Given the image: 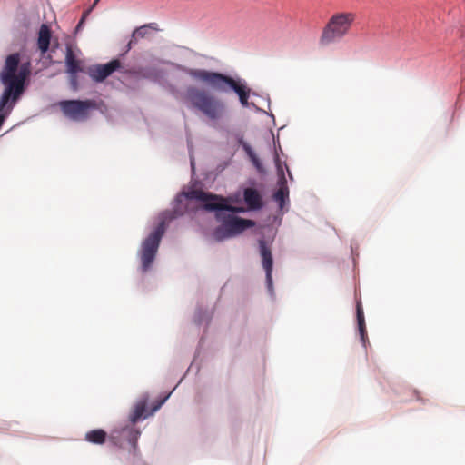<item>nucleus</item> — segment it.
Instances as JSON below:
<instances>
[{"instance_id":"ddd939ff","label":"nucleus","mask_w":465,"mask_h":465,"mask_svg":"<svg viewBox=\"0 0 465 465\" xmlns=\"http://www.w3.org/2000/svg\"><path fill=\"white\" fill-rule=\"evenodd\" d=\"M51 37L52 32L49 25L42 24L37 36V47L42 54H45L49 50Z\"/></svg>"},{"instance_id":"6e6552de","label":"nucleus","mask_w":465,"mask_h":465,"mask_svg":"<svg viewBox=\"0 0 465 465\" xmlns=\"http://www.w3.org/2000/svg\"><path fill=\"white\" fill-rule=\"evenodd\" d=\"M254 225L255 223L252 220L232 217L226 220L221 227L216 229L215 236L218 240L232 237Z\"/></svg>"},{"instance_id":"9b49d317","label":"nucleus","mask_w":465,"mask_h":465,"mask_svg":"<svg viewBox=\"0 0 465 465\" xmlns=\"http://www.w3.org/2000/svg\"><path fill=\"white\" fill-rule=\"evenodd\" d=\"M260 254L262 256V267L266 273V283L269 290L272 289V265L273 260L272 251L264 240L259 241Z\"/></svg>"},{"instance_id":"dca6fc26","label":"nucleus","mask_w":465,"mask_h":465,"mask_svg":"<svg viewBox=\"0 0 465 465\" xmlns=\"http://www.w3.org/2000/svg\"><path fill=\"white\" fill-rule=\"evenodd\" d=\"M150 28L151 26L149 25H144L135 28L132 34L130 41L127 44V50L129 51L134 45H135L139 39L147 37Z\"/></svg>"},{"instance_id":"6ab92c4d","label":"nucleus","mask_w":465,"mask_h":465,"mask_svg":"<svg viewBox=\"0 0 465 465\" xmlns=\"http://www.w3.org/2000/svg\"><path fill=\"white\" fill-rule=\"evenodd\" d=\"M288 197V189L287 187H280L275 193L273 194V199L280 203V206L282 205L285 198Z\"/></svg>"},{"instance_id":"f3484780","label":"nucleus","mask_w":465,"mask_h":465,"mask_svg":"<svg viewBox=\"0 0 465 465\" xmlns=\"http://www.w3.org/2000/svg\"><path fill=\"white\" fill-rule=\"evenodd\" d=\"M356 316H357L358 328H359L361 340L363 343H365V340L367 339V331H366L363 309H362L361 302H357Z\"/></svg>"},{"instance_id":"f8f14e48","label":"nucleus","mask_w":465,"mask_h":465,"mask_svg":"<svg viewBox=\"0 0 465 465\" xmlns=\"http://www.w3.org/2000/svg\"><path fill=\"white\" fill-rule=\"evenodd\" d=\"M243 200L250 210H260L263 206L262 194L254 188L244 189Z\"/></svg>"},{"instance_id":"a211bd4d","label":"nucleus","mask_w":465,"mask_h":465,"mask_svg":"<svg viewBox=\"0 0 465 465\" xmlns=\"http://www.w3.org/2000/svg\"><path fill=\"white\" fill-rule=\"evenodd\" d=\"M243 149L246 152V153H247L248 157L250 158V160L252 161V163H253V165L256 167V169L258 171H262V163H261L260 159L258 158V156L256 155V153L252 149V147L249 144L245 143V144H243Z\"/></svg>"},{"instance_id":"2eb2a0df","label":"nucleus","mask_w":465,"mask_h":465,"mask_svg":"<svg viewBox=\"0 0 465 465\" xmlns=\"http://www.w3.org/2000/svg\"><path fill=\"white\" fill-rule=\"evenodd\" d=\"M107 433L102 429L92 430L85 434V440L93 443L101 445L105 442Z\"/></svg>"},{"instance_id":"aec40b11","label":"nucleus","mask_w":465,"mask_h":465,"mask_svg":"<svg viewBox=\"0 0 465 465\" xmlns=\"http://www.w3.org/2000/svg\"><path fill=\"white\" fill-rule=\"evenodd\" d=\"M70 82H71V84H72V86H73V88H74V89H77V88H78V83H77V76H76V74H71Z\"/></svg>"},{"instance_id":"39448f33","label":"nucleus","mask_w":465,"mask_h":465,"mask_svg":"<svg viewBox=\"0 0 465 465\" xmlns=\"http://www.w3.org/2000/svg\"><path fill=\"white\" fill-rule=\"evenodd\" d=\"M183 196L189 200H196L203 202L204 203V209L208 211L226 210L232 213L243 212V208H238L229 205L225 203L226 201L224 198L215 194L205 193L203 190L193 189L184 193Z\"/></svg>"},{"instance_id":"4468645a","label":"nucleus","mask_w":465,"mask_h":465,"mask_svg":"<svg viewBox=\"0 0 465 465\" xmlns=\"http://www.w3.org/2000/svg\"><path fill=\"white\" fill-rule=\"evenodd\" d=\"M65 64L67 73L70 74H74L82 71V68L80 66L81 62L75 57L74 51L70 46L66 47Z\"/></svg>"},{"instance_id":"7ed1b4c3","label":"nucleus","mask_w":465,"mask_h":465,"mask_svg":"<svg viewBox=\"0 0 465 465\" xmlns=\"http://www.w3.org/2000/svg\"><path fill=\"white\" fill-rule=\"evenodd\" d=\"M355 17L353 13H338L332 15L323 28L320 38L321 44L328 45L346 35L355 21Z\"/></svg>"},{"instance_id":"9d476101","label":"nucleus","mask_w":465,"mask_h":465,"mask_svg":"<svg viewBox=\"0 0 465 465\" xmlns=\"http://www.w3.org/2000/svg\"><path fill=\"white\" fill-rule=\"evenodd\" d=\"M168 396H166L164 399L159 401L156 404L153 405L151 411L147 412L146 407H147V401L148 397H143L140 399L136 404L134 407V410L129 415V420L130 422L134 425L140 419L142 418H147L148 416L152 415L153 412H155L157 410L161 408V406L164 403Z\"/></svg>"},{"instance_id":"1a4fd4ad","label":"nucleus","mask_w":465,"mask_h":465,"mask_svg":"<svg viewBox=\"0 0 465 465\" xmlns=\"http://www.w3.org/2000/svg\"><path fill=\"white\" fill-rule=\"evenodd\" d=\"M121 67V62L114 59L105 64H94L89 67L88 74L95 82H103Z\"/></svg>"},{"instance_id":"423d86ee","label":"nucleus","mask_w":465,"mask_h":465,"mask_svg":"<svg viewBox=\"0 0 465 465\" xmlns=\"http://www.w3.org/2000/svg\"><path fill=\"white\" fill-rule=\"evenodd\" d=\"M63 114L73 121H84L89 116V111L96 108L94 100H64L59 103Z\"/></svg>"},{"instance_id":"f257e3e1","label":"nucleus","mask_w":465,"mask_h":465,"mask_svg":"<svg viewBox=\"0 0 465 465\" xmlns=\"http://www.w3.org/2000/svg\"><path fill=\"white\" fill-rule=\"evenodd\" d=\"M182 71L193 80L202 83L219 93L233 91L239 97L242 107H249L251 89L245 80L233 78L220 72L209 71L199 68L182 67Z\"/></svg>"},{"instance_id":"0eeeda50","label":"nucleus","mask_w":465,"mask_h":465,"mask_svg":"<svg viewBox=\"0 0 465 465\" xmlns=\"http://www.w3.org/2000/svg\"><path fill=\"white\" fill-rule=\"evenodd\" d=\"M140 434V430L131 423L130 425L112 430L109 440L113 444L119 447H124L126 443L130 444L134 454H136L138 451L137 440Z\"/></svg>"},{"instance_id":"f03ea898","label":"nucleus","mask_w":465,"mask_h":465,"mask_svg":"<svg viewBox=\"0 0 465 465\" xmlns=\"http://www.w3.org/2000/svg\"><path fill=\"white\" fill-rule=\"evenodd\" d=\"M183 99L189 107L202 113L211 121H219L226 114V105L223 100L194 85L186 88Z\"/></svg>"},{"instance_id":"20e7f679","label":"nucleus","mask_w":465,"mask_h":465,"mask_svg":"<svg viewBox=\"0 0 465 465\" xmlns=\"http://www.w3.org/2000/svg\"><path fill=\"white\" fill-rule=\"evenodd\" d=\"M164 231L165 224L163 221L142 242L141 248L138 252L142 272H146L151 269L155 260Z\"/></svg>"},{"instance_id":"412c9836","label":"nucleus","mask_w":465,"mask_h":465,"mask_svg":"<svg viewBox=\"0 0 465 465\" xmlns=\"http://www.w3.org/2000/svg\"><path fill=\"white\" fill-rule=\"evenodd\" d=\"M98 2H99V0H94V5H95Z\"/></svg>"}]
</instances>
